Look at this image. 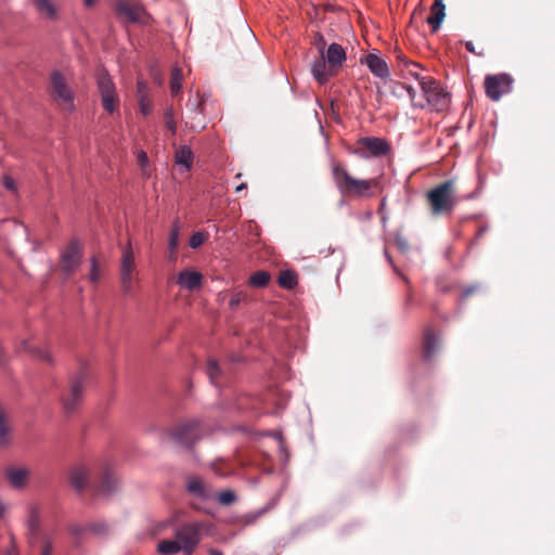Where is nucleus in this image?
Returning <instances> with one entry per match:
<instances>
[{
	"mask_svg": "<svg viewBox=\"0 0 555 555\" xmlns=\"http://www.w3.org/2000/svg\"><path fill=\"white\" fill-rule=\"evenodd\" d=\"M332 177L341 196L347 198H371L375 190L380 189L378 178L357 179L339 162L331 163Z\"/></svg>",
	"mask_w": 555,
	"mask_h": 555,
	"instance_id": "f257e3e1",
	"label": "nucleus"
},
{
	"mask_svg": "<svg viewBox=\"0 0 555 555\" xmlns=\"http://www.w3.org/2000/svg\"><path fill=\"white\" fill-rule=\"evenodd\" d=\"M433 216H450L456 205V193L452 180H446L426 193Z\"/></svg>",
	"mask_w": 555,
	"mask_h": 555,
	"instance_id": "f03ea898",
	"label": "nucleus"
},
{
	"mask_svg": "<svg viewBox=\"0 0 555 555\" xmlns=\"http://www.w3.org/2000/svg\"><path fill=\"white\" fill-rule=\"evenodd\" d=\"M114 11L116 17L124 23L149 26L154 22L145 7L138 1L116 0Z\"/></svg>",
	"mask_w": 555,
	"mask_h": 555,
	"instance_id": "7ed1b4c3",
	"label": "nucleus"
},
{
	"mask_svg": "<svg viewBox=\"0 0 555 555\" xmlns=\"http://www.w3.org/2000/svg\"><path fill=\"white\" fill-rule=\"evenodd\" d=\"M95 83L103 109L111 115L117 112L120 105V100L115 82L105 68L96 70Z\"/></svg>",
	"mask_w": 555,
	"mask_h": 555,
	"instance_id": "20e7f679",
	"label": "nucleus"
},
{
	"mask_svg": "<svg viewBox=\"0 0 555 555\" xmlns=\"http://www.w3.org/2000/svg\"><path fill=\"white\" fill-rule=\"evenodd\" d=\"M421 89L426 99V104L433 112H447L451 104V93L434 78H422Z\"/></svg>",
	"mask_w": 555,
	"mask_h": 555,
	"instance_id": "39448f33",
	"label": "nucleus"
},
{
	"mask_svg": "<svg viewBox=\"0 0 555 555\" xmlns=\"http://www.w3.org/2000/svg\"><path fill=\"white\" fill-rule=\"evenodd\" d=\"M83 256L81 241L74 236L60 253V268L65 279L70 278L79 269Z\"/></svg>",
	"mask_w": 555,
	"mask_h": 555,
	"instance_id": "423d86ee",
	"label": "nucleus"
},
{
	"mask_svg": "<svg viewBox=\"0 0 555 555\" xmlns=\"http://www.w3.org/2000/svg\"><path fill=\"white\" fill-rule=\"evenodd\" d=\"M391 146L386 139L378 137H363L359 138L354 147H349L350 154L357 155L361 158L383 157L389 154Z\"/></svg>",
	"mask_w": 555,
	"mask_h": 555,
	"instance_id": "0eeeda50",
	"label": "nucleus"
},
{
	"mask_svg": "<svg viewBox=\"0 0 555 555\" xmlns=\"http://www.w3.org/2000/svg\"><path fill=\"white\" fill-rule=\"evenodd\" d=\"M203 524L184 522L175 530V538L180 542L184 555H193L202 540Z\"/></svg>",
	"mask_w": 555,
	"mask_h": 555,
	"instance_id": "6e6552de",
	"label": "nucleus"
},
{
	"mask_svg": "<svg viewBox=\"0 0 555 555\" xmlns=\"http://www.w3.org/2000/svg\"><path fill=\"white\" fill-rule=\"evenodd\" d=\"M51 96L68 112L75 111V93L68 86L65 76L60 70H53L50 75Z\"/></svg>",
	"mask_w": 555,
	"mask_h": 555,
	"instance_id": "1a4fd4ad",
	"label": "nucleus"
},
{
	"mask_svg": "<svg viewBox=\"0 0 555 555\" xmlns=\"http://www.w3.org/2000/svg\"><path fill=\"white\" fill-rule=\"evenodd\" d=\"M137 273V264L135 257L131 246V243L128 242L121 248V258H120V268H119V276H120V286L125 294H129L133 289V284L135 281L134 274Z\"/></svg>",
	"mask_w": 555,
	"mask_h": 555,
	"instance_id": "9d476101",
	"label": "nucleus"
},
{
	"mask_svg": "<svg viewBox=\"0 0 555 555\" xmlns=\"http://www.w3.org/2000/svg\"><path fill=\"white\" fill-rule=\"evenodd\" d=\"M170 436L177 443L192 448L202 438L201 423L196 420L181 423Z\"/></svg>",
	"mask_w": 555,
	"mask_h": 555,
	"instance_id": "9b49d317",
	"label": "nucleus"
},
{
	"mask_svg": "<svg viewBox=\"0 0 555 555\" xmlns=\"http://www.w3.org/2000/svg\"><path fill=\"white\" fill-rule=\"evenodd\" d=\"M513 82L508 74L488 76V98L493 101L500 100L503 94L512 91Z\"/></svg>",
	"mask_w": 555,
	"mask_h": 555,
	"instance_id": "f8f14e48",
	"label": "nucleus"
},
{
	"mask_svg": "<svg viewBox=\"0 0 555 555\" xmlns=\"http://www.w3.org/2000/svg\"><path fill=\"white\" fill-rule=\"evenodd\" d=\"M361 64H365L370 72L380 79H387L390 70L387 62L377 53H369L360 60Z\"/></svg>",
	"mask_w": 555,
	"mask_h": 555,
	"instance_id": "ddd939ff",
	"label": "nucleus"
},
{
	"mask_svg": "<svg viewBox=\"0 0 555 555\" xmlns=\"http://www.w3.org/2000/svg\"><path fill=\"white\" fill-rule=\"evenodd\" d=\"M4 476L13 489L23 490L28 485L29 470L23 466H9L4 469Z\"/></svg>",
	"mask_w": 555,
	"mask_h": 555,
	"instance_id": "4468645a",
	"label": "nucleus"
},
{
	"mask_svg": "<svg viewBox=\"0 0 555 555\" xmlns=\"http://www.w3.org/2000/svg\"><path fill=\"white\" fill-rule=\"evenodd\" d=\"M396 61L397 66L399 67L403 77H413L421 83L422 78H426L422 76L420 70L422 69L421 64L411 61L406 57V55L402 51H396Z\"/></svg>",
	"mask_w": 555,
	"mask_h": 555,
	"instance_id": "2eb2a0df",
	"label": "nucleus"
},
{
	"mask_svg": "<svg viewBox=\"0 0 555 555\" xmlns=\"http://www.w3.org/2000/svg\"><path fill=\"white\" fill-rule=\"evenodd\" d=\"M135 94L138 99V106L140 113L146 117L152 113L153 104L151 99V92L150 87L147 83L142 80L138 79L135 83Z\"/></svg>",
	"mask_w": 555,
	"mask_h": 555,
	"instance_id": "dca6fc26",
	"label": "nucleus"
},
{
	"mask_svg": "<svg viewBox=\"0 0 555 555\" xmlns=\"http://www.w3.org/2000/svg\"><path fill=\"white\" fill-rule=\"evenodd\" d=\"M438 336L431 326H426L423 332L422 357L425 361H431L438 350Z\"/></svg>",
	"mask_w": 555,
	"mask_h": 555,
	"instance_id": "f3484780",
	"label": "nucleus"
},
{
	"mask_svg": "<svg viewBox=\"0 0 555 555\" xmlns=\"http://www.w3.org/2000/svg\"><path fill=\"white\" fill-rule=\"evenodd\" d=\"M202 281L203 274L194 270H182L177 276V284L190 292L199 288Z\"/></svg>",
	"mask_w": 555,
	"mask_h": 555,
	"instance_id": "a211bd4d",
	"label": "nucleus"
},
{
	"mask_svg": "<svg viewBox=\"0 0 555 555\" xmlns=\"http://www.w3.org/2000/svg\"><path fill=\"white\" fill-rule=\"evenodd\" d=\"M321 56L326 60L331 68L336 70L341 67L346 61V51L339 43L333 42L327 47L324 55Z\"/></svg>",
	"mask_w": 555,
	"mask_h": 555,
	"instance_id": "6ab92c4d",
	"label": "nucleus"
},
{
	"mask_svg": "<svg viewBox=\"0 0 555 555\" xmlns=\"http://www.w3.org/2000/svg\"><path fill=\"white\" fill-rule=\"evenodd\" d=\"M311 72L314 79L320 85L326 83L330 80V78L335 74V69L331 68L326 60L322 56H320V59L313 63Z\"/></svg>",
	"mask_w": 555,
	"mask_h": 555,
	"instance_id": "aec40b11",
	"label": "nucleus"
},
{
	"mask_svg": "<svg viewBox=\"0 0 555 555\" xmlns=\"http://www.w3.org/2000/svg\"><path fill=\"white\" fill-rule=\"evenodd\" d=\"M82 400V377H78L73 382L68 398L64 400V409L72 412Z\"/></svg>",
	"mask_w": 555,
	"mask_h": 555,
	"instance_id": "412c9836",
	"label": "nucleus"
},
{
	"mask_svg": "<svg viewBox=\"0 0 555 555\" xmlns=\"http://www.w3.org/2000/svg\"><path fill=\"white\" fill-rule=\"evenodd\" d=\"M446 16V7L440 1H434L430 8V14L427 16L426 22L430 25L431 31L436 33Z\"/></svg>",
	"mask_w": 555,
	"mask_h": 555,
	"instance_id": "4be33fe9",
	"label": "nucleus"
},
{
	"mask_svg": "<svg viewBox=\"0 0 555 555\" xmlns=\"http://www.w3.org/2000/svg\"><path fill=\"white\" fill-rule=\"evenodd\" d=\"M70 485L78 492L81 493L88 485V472L83 467H76L70 473Z\"/></svg>",
	"mask_w": 555,
	"mask_h": 555,
	"instance_id": "5701e85b",
	"label": "nucleus"
},
{
	"mask_svg": "<svg viewBox=\"0 0 555 555\" xmlns=\"http://www.w3.org/2000/svg\"><path fill=\"white\" fill-rule=\"evenodd\" d=\"M194 155L190 146L182 145L175 153V162L177 165L190 170L193 165Z\"/></svg>",
	"mask_w": 555,
	"mask_h": 555,
	"instance_id": "b1692460",
	"label": "nucleus"
},
{
	"mask_svg": "<svg viewBox=\"0 0 555 555\" xmlns=\"http://www.w3.org/2000/svg\"><path fill=\"white\" fill-rule=\"evenodd\" d=\"M27 529H28V543L34 544L35 538L37 537L40 529V517L37 508L33 507L29 511V516L27 519Z\"/></svg>",
	"mask_w": 555,
	"mask_h": 555,
	"instance_id": "393cba45",
	"label": "nucleus"
},
{
	"mask_svg": "<svg viewBox=\"0 0 555 555\" xmlns=\"http://www.w3.org/2000/svg\"><path fill=\"white\" fill-rule=\"evenodd\" d=\"M278 284L285 289H293L298 284V274L294 270H283L278 278Z\"/></svg>",
	"mask_w": 555,
	"mask_h": 555,
	"instance_id": "a878e982",
	"label": "nucleus"
},
{
	"mask_svg": "<svg viewBox=\"0 0 555 555\" xmlns=\"http://www.w3.org/2000/svg\"><path fill=\"white\" fill-rule=\"evenodd\" d=\"M186 489L188 491L199 498V499H207L208 498V494H207V491H206V487L203 482V480L197 477V476H194V477H191L188 482H186Z\"/></svg>",
	"mask_w": 555,
	"mask_h": 555,
	"instance_id": "bb28decb",
	"label": "nucleus"
},
{
	"mask_svg": "<svg viewBox=\"0 0 555 555\" xmlns=\"http://www.w3.org/2000/svg\"><path fill=\"white\" fill-rule=\"evenodd\" d=\"M157 552L162 555H176L182 552V546L176 538L175 540H163L157 545Z\"/></svg>",
	"mask_w": 555,
	"mask_h": 555,
	"instance_id": "cd10ccee",
	"label": "nucleus"
},
{
	"mask_svg": "<svg viewBox=\"0 0 555 555\" xmlns=\"http://www.w3.org/2000/svg\"><path fill=\"white\" fill-rule=\"evenodd\" d=\"M10 443V425L4 409L0 405V446L5 447Z\"/></svg>",
	"mask_w": 555,
	"mask_h": 555,
	"instance_id": "c85d7f7f",
	"label": "nucleus"
},
{
	"mask_svg": "<svg viewBox=\"0 0 555 555\" xmlns=\"http://www.w3.org/2000/svg\"><path fill=\"white\" fill-rule=\"evenodd\" d=\"M270 281L271 274L268 271L259 270L249 276L248 284L253 287H266Z\"/></svg>",
	"mask_w": 555,
	"mask_h": 555,
	"instance_id": "c756f323",
	"label": "nucleus"
},
{
	"mask_svg": "<svg viewBox=\"0 0 555 555\" xmlns=\"http://www.w3.org/2000/svg\"><path fill=\"white\" fill-rule=\"evenodd\" d=\"M34 3L40 14L46 15L50 20L57 17L56 10L50 0H34Z\"/></svg>",
	"mask_w": 555,
	"mask_h": 555,
	"instance_id": "7c9ffc66",
	"label": "nucleus"
},
{
	"mask_svg": "<svg viewBox=\"0 0 555 555\" xmlns=\"http://www.w3.org/2000/svg\"><path fill=\"white\" fill-rule=\"evenodd\" d=\"M182 81H183V73L182 69L178 66H175L171 69L170 75V91L172 95H176L180 92L182 88Z\"/></svg>",
	"mask_w": 555,
	"mask_h": 555,
	"instance_id": "2f4dec72",
	"label": "nucleus"
},
{
	"mask_svg": "<svg viewBox=\"0 0 555 555\" xmlns=\"http://www.w3.org/2000/svg\"><path fill=\"white\" fill-rule=\"evenodd\" d=\"M164 119L166 128L171 132V134H176L177 132V122L175 120L173 107L169 106L164 112Z\"/></svg>",
	"mask_w": 555,
	"mask_h": 555,
	"instance_id": "473e14b6",
	"label": "nucleus"
},
{
	"mask_svg": "<svg viewBox=\"0 0 555 555\" xmlns=\"http://www.w3.org/2000/svg\"><path fill=\"white\" fill-rule=\"evenodd\" d=\"M88 278L89 281L94 284L100 280V264L99 260L94 256L90 258V272Z\"/></svg>",
	"mask_w": 555,
	"mask_h": 555,
	"instance_id": "72a5a7b5",
	"label": "nucleus"
},
{
	"mask_svg": "<svg viewBox=\"0 0 555 555\" xmlns=\"http://www.w3.org/2000/svg\"><path fill=\"white\" fill-rule=\"evenodd\" d=\"M217 500L221 505H231L236 501V494L232 490H223L218 493Z\"/></svg>",
	"mask_w": 555,
	"mask_h": 555,
	"instance_id": "f704fd0d",
	"label": "nucleus"
},
{
	"mask_svg": "<svg viewBox=\"0 0 555 555\" xmlns=\"http://www.w3.org/2000/svg\"><path fill=\"white\" fill-rule=\"evenodd\" d=\"M179 241V225L177 222L172 225L171 231L169 233L168 247L171 253H176L178 248Z\"/></svg>",
	"mask_w": 555,
	"mask_h": 555,
	"instance_id": "c9c22d12",
	"label": "nucleus"
},
{
	"mask_svg": "<svg viewBox=\"0 0 555 555\" xmlns=\"http://www.w3.org/2000/svg\"><path fill=\"white\" fill-rule=\"evenodd\" d=\"M221 374V370L216 360H209L207 363V375L210 378L211 383H216V379Z\"/></svg>",
	"mask_w": 555,
	"mask_h": 555,
	"instance_id": "e433bc0d",
	"label": "nucleus"
},
{
	"mask_svg": "<svg viewBox=\"0 0 555 555\" xmlns=\"http://www.w3.org/2000/svg\"><path fill=\"white\" fill-rule=\"evenodd\" d=\"M311 43L317 48L318 52L320 53V56L324 55V52L327 48H326L325 38L323 37V35L321 33L317 31L313 35V39H312Z\"/></svg>",
	"mask_w": 555,
	"mask_h": 555,
	"instance_id": "4c0bfd02",
	"label": "nucleus"
},
{
	"mask_svg": "<svg viewBox=\"0 0 555 555\" xmlns=\"http://www.w3.org/2000/svg\"><path fill=\"white\" fill-rule=\"evenodd\" d=\"M205 241V235L202 232H195L192 234L189 241V245L191 248H197L203 245Z\"/></svg>",
	"mask_w": 555,
	"mask_h": 555,
	"instance_id": "58836bf2",
	"label": "nucleus"
},
{
	"mask_svg": "<svg viewBox=\"0 0 555 555\" xmlns=\"http://www.w3.org/2000/svg\"><path fill=\"white\" fill-rule=\"evenodd\" d=\"M461 43H463L465 46L466 50L469 53L478 55V56L483 55L482 46H479L478 48H476V46L474 44V42L472 40L461 41Z\"/></svg>",
	"mask_w": 555,
	"mask_h": 555,
	"instance_id": "ea45409f",
	"label": "nucleus"
},
{
	"mask_svg": "<svg viewBox=\"0 0 555 555\" xmlns=\"http://www.w3.org/2000/svg\"><path fill=\"white\" fill-rule=\"evenodd\" d=\"M3 555H20L16 539L13 534H10L9 545L4 551Z\"/></svg>",
	"mask_w": 555,
	"mask_h": 555,
	"instance_id": "a19ab883",
	"label": "nucleus"
},
{
	"mask_svg": "<svg viewBox=\"0 0 555 555\" xmlns=\"http://www.w3.org/2000/svg\"><path fill=\"white\" fill-rule=\"evenodd\" d=\"M2 184L8 191H11L13 193L17 192V184L11 176L4 175L2 178Z\"/></svg>",
	"mask_w": 555,
	"mask_h": 555,
	"instance_id": "79ce46f5",
	"label": "nucleus"
},
{
	"mask_svg": "<svg viewBox=\"0 0 555 555\" xmlns=\"http://www.w3.org/2000/svg\"><path fill=\"white\" fill-rule=\"evenodd\" d=\"M137 159H138V164L141 167L142 171L149 177L150 175L147 172H145L149 167L147 154L144 151H140L138 153Z\"/></svg>",
	"mask_w": 555,
	"mask_h": 555,
	"instance_id": "37998d69",
	"label": "nucleus"
},
{
	"mask_svg": "<svg viewBox=\"0 0 555 555\" xmlns=\"http://www.w3.org/2000/svg\"><path fill=\"white\" fill-rule=\"evenodd\" d=\"M402 87L406 90V92L410 96V100L412 102V105L414 107H421V108L425 107V105L423 103L416 102V100H415L416 92H415L414 88H412L411 86H408V85H403Z\"/></svg>",
	"mask_w": 555,
	"mask_h": 555,
	"instance_id": "c03bdc74",
	"label": "nucleus"
},
{
	"mask_svg": "<svg viewBox=\"0 0 555 555\" xmlns=\"http://www.w3.org/2000/svg\"><path fill=\"white\" fill-rule=\"evenodd\" d=\"M395 244L398 250L402 254L409 250V243L405 237L397 235L395 238Z\"/></svg>",
	"mask_w": 555,
	"mask_h": 555,
	"instance_id": "a18cd8bd",
	"label": "nucleus"
},
{
	"mask_svg": "<svg viewBox=\"0 0 555 555\" xmlns=\"http://www.w3.org/2000/svg\"><path fill=\"white\" fill-rule=\"evenodd\" d=\"M114 483L115 480L113 479V477L109 474H105L102 479L101 490L109 492L112 491Z\"/></svg>",
	"mask_w": 555,
	"mask_h": 555,
	"instance_id": "49530a36",
	"label": "nucleus"
},
{
	"mask_svg": "<svg viewBox=\"0 0 555 555\" xmlns=\"http://www.w3.org/2000/svg\"><path fill=\"white\" fill-rule=\"evenodd\" d=\"M246 297L245 294H243L242 292H238V293H235L232 295V297L230 298L229 300V306L230 308L234 309L236 308L240 302Z\"/></svg>",
	"mask_w": 555,
	"mask_h": 555,
	"instance_id": "de8ad7c7",
	"label": "nucleus"
},
{
	"mask_svg": "<svg viewBox=\"0 0 555 555\" xmlns=\"http://www.w3.org/2000/svg\"><path fill=\"white\" fill-rule=\"evenodd\" d=\"M88 529L94 533H104L106 532L107 527L104 524H92L88 526Z\"/></svg>",
	"mask_w": 555,
	"mask_h": 555,
	"instance_id": "09e8293b",
	"label": "nucleus"
},
{
	"mask_svg": "<svg viewBox=\"0 0 555 555\" xmlns=\"http://www.w3.org/2000/svg\"><path fill=\"white\" fill-rule=\"evenodd\" d=\"M31 353H34L36 357H38L41 360H46L50 362V354L48 351L39 350V349H30Z\"/></svg>",
	"mask_w": 555,
	"mask_h": 555,
	"instance_id": "8fccbe9b",
	"label": "nucleus"
},
{
	"mask_svg": "<svg viewBox=\"0 0 555 555\" xmlns=\"http://www.w3.org/2000/svg\"><path fill=\"white\" fill-rule=\"evenodd\" d=\"M53 546L49 539L44 540L42 545L41 555H52Z\"/></svg>",
	"mask_w": 555,
	"mask_h": 555,
	"instance_id": "3c124183",
	"label": "nucleus"
},
{
	"mask_svg": "<svg viewBox=\"0 0 555 555\" xmlns=\"http://www.w3.org/2000/svg\"><path fill=\"white\" fill-rule=\"evenodd\" d=\"M414 302V295H413V291L412 288L409 286L408 287V291H406V294H405V298H404V305L405 307H411Z\"/></svg>",
	"mask_w": 555,
	"mask_h": 555,
	"instance_id": "603ef678",
	"label": "nucleus"
},
{
	"mask_svg": "<svg viewBox=\"0 0 555 555\" xmlns=\"http://www.w3.org/2000/svg\"><path fill=\"white\" fill-rule=\"evenodd\" d=\"M194 106V111H198L199 114L203 113L204 111V101L203 100H199L196 104L193 105Z\"/></svg>",
	"mask_w": 555,
	"mask_h": 555,
	"instance_id": "864d4df0",
	"label": "nucleus"
},
{
	"mask_svg": "<svg viewBox=\"0 0 555 555\" xmlns=\"http://www.w3.org/2000/svg\"><path fill=\"white\" fill-rule=\"evenodd\" d=\"M485 230H486L485 227H480L477 230L476 235H475V240L476 241H478V240H480L482 237V234H483Z\"/></svg>",
	"mask_w": 555,
	"mask_h": 555,
	"instance_id": "5fc2aeb1",
	"label": "nucleus"
},
{
	"mask_svg": "<svg viewBox=\"0 0 555 555\" xmlns=\"http://www.w3.org/2000/svg\"><path fill=\"white\" fill-rule=\"evenodd\" d=\"M96 0H83V5L87 8H91L95 4Z\"/></svg>",
	"mask_w": 555,
	"mask_h": 555,
	"instance_id": "6e6d98bb",
	"label": "nucleus"
},
{
	"mask_svg": "<svg viewBox=\"0 0 555 555\" xmlns=\"http://www.w3.org/2000/svg\"><path fill=\"white\" fill-rule=\"evenodd\" d=\"M208 553L209 555H223V553L217 548H210Z\"/></svg>",
	"mask_w": 555,
	"mask_h": 555,
	"instance_id": "4d7b16f0",
	"label": "nucleus"
},
{
	"mask_svg": "<svg viewBox=\"0 0 555 555\" xmlns=\"http://www.w3.org/2000/svg\"><path fill=\"white\" fill-rule=\"evenodd\" d=\"M245 189H246V183H241L240 185L236 186L235 191L241 192L242 190H245Z\"/></svg>",
	"mask_w": 555,
	"mask_h": 555,
	"instance_id": "13d9d810",
	"label": "nucleus"
},
{
	"mask_svg": "<svg viewBox=\"0 0 555 555\" xmlns=\"http://www.w3.org/2000/svg\"><path fill=\"white\" fill-rule=\"evenodd\" d=\"M385 254H386V257H387V260L389 261V263H390L391 266H393V260H392L391 255H390L388 251H385Z\"/></svg>",
	"mask_w": 555,
	"mask_h": 555,
	"instance_id": "bf43d9fd",
	"label": "nucleus"
},
{
	"mask_svg": "<svg viewBox=\"0 0 555 555\" xmlns=\"http://www.w3.org/2000/svg\"><path fill=\"white\" fill-rule=\"evenodd\" d=\"M4 359V349L2 348V346H0V362H2Z\"/></svg>",
	"mask_w": 555,
	"mask_h": 555,
	"instance_id": "052dcab7",
	"label": "nucleus"
},
{
	"mask_svg": "<svg viewBox=\"0 0 555 555\" xmlns=\"http://www.w3.org/2000/svg\"><path fill=\"white\" fill-rule=\"evenodd\" d=\"M3 513H4V506L0 502V517L3 515Z\"/></svg>",
	"mask_w": 555,
	"mask_h": 555,
	"instance_id": "680f3d73",
	"label": "nucleus"
},
{
	"mask_svg": "<svg viewBox=\"0 0 555 555\" xmlns=\"http://www.w3.org/2000/svg\"><path fill=\"white\" fill-rule=\"evenodd\" d=\"M477 171H478V178H479V181H480V180H481V175H480V162L478 163Z\"/></svg>",
	"mask_w": 555,
	"mask_h": 555,
	"instance_id": "e2e57ef3",
	"label": "nucleus"
},
{
	"mask_svg": "<svg viewBox=\"0 0 555 555\" xmlns=\"http://www.w3.org/2000/svg\"><path fill=\"white\" fill-rule=\"evenodd\" d=\"M380 207H385V199L382 201Z\"/></svg>",
	"mask_w": 555,
	"mask_h": 555,
	"instance_id": "0e129e2a",
	"label": "nucleus"
},
{
	"mask_svg": "<svg viewBox=\"0 0 555 555\" xmlns=\"http://www.w3.org/2000/svg\"><path fill=\"white\" fill-rule=\"evenodd\" d=\"M403 280L405 281V283H409L408 278L403 276Z\"/></svg>",
	"mask_w": 555,
	"mask_h": 555,
	"instance_id": "69168bd1",
	"label": "nucleus"
}]
</instances>
